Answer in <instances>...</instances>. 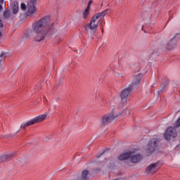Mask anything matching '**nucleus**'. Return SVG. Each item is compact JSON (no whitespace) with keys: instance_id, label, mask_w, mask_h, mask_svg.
<instances>
[{"instance_id":"23","label":"nucleus","mask_w":180,"mask_h":180,"mask_svg":"<svg viewBox=\"0 0 180 180\" xmlns=\"http://www.w3.org/2000/svg\"><path fill=\"white\" fill-rule=\"evenodd\" d=\"M2 4H4V0H0V12L4 11V7H2Z\"/></svg>"},{"instance_id":"28","label":"nucleus","mask_w":180,"mask_h":180,"mask_svg":"<svg viewBox=\"0 0 180 180\" xmlns=\"http://www.w3.org/2000/svg\"><path fill=\"white\" fill-rule=\"evenodd\" d=\"M5 52H1V55H0V57L1 58H3L4 57V56H5Z\"/></svg>"},{"instance_id":"13","label":"nucleus","mask_w":180,"mask_h":180,"mask_svg":"<svg viewBox=\"0 0 180 180\" xmlns=\"http://www.w3.org/2000/svg\"><path fill=\"white\" fill-rule=\"evenodd\" d=\"M16 155V152H12L7 155H3L0 157V162H6V161H9L11 158Z\"/></svg>"},{"instance_id":"17","label":"nucleus","mask_w":180,"mask_h":180,"mask_svg":"<svg viewBox=\"0 0 180 180\" xmlns=\"http://www.w3.org/2000/svg\"><path fill=\"white\" fill-rule=\"evenodd\" d=\"M3 18L5 20H9L12 18V13H11V10L8 8L4 12Z\"/></svg>"},{"instance_id":"29","label":"nucleus","mask_w":180,"mask_h":180,"mask_svg":"<svg viewBox=\"0 0 180 180\" xmlns=\"http://www.w3.org/2000/svg\"><path fill=\"white\" fill-rule=\"evenodd\" d=\"M0 27H4V23H0Z\"/></svg>"},{"instance_id":"26","label":"nucleus","mask_w":180,"mask_h":180,"mask_svg":"<svg viewBox=\"0 0 180 180\" xmlns=\"http://www.w3.org/2000/svg\"><path fill=\"white\" fill-rule=\"evenodd\" d=\"M93 2H94V1H93L92 0H90V1L88 2V4H87V5L91 6V5H92Z\"/></svg>"},{"instance_id":"7","label":"nucleus","mask_w":180,"mask_h":180,"mask_svg":"<svg viewBox=\"0 0 180 180\" xmlns=\"http://www.w3.org/2000/svg\"><path fill=\"white\" fill-rule=\"evenodd\" d=\"M160 140L158 138H153L149 141L147 145V152L148 154H153V153H155V150L158 148Z\"/></svg>"},{"instance_id":"6","label":"nucleus","mask_w":180,"mask_h":180,"mask_svg":"<svg viewBox=\"0 0 180 180\" xmlns=\"http://www.w3.org/2000/svg\"><path fill=\"white\" fill-rule=\"evenodd\" d=\"M120 116H122V113H120L115 116V112L112 111L110 114L105 115L103 117L101 127H103V126H106V124H109L110 122H113V120H116V119H119Z\"/></svg>"},{"instance_id":"20","label":"nucleus","mask_w":180,"mask_h":180,"mask_svg":"<svg viewBox=\"0 0 180 180\" xmlns=\"http://www.w3.org/2000/svg\"><path fill=\"white\" fill-rule=\"evenodd\" d=\"M20 8L22 9V11H26V9H27V6H26L25 3H22L20 4Z\"/></svg>"},{"instance_id":"27","label":"nucleus","mask_w":180,"mask_h":180,"mask_svg":"<svg viewBox=\"0 0 180 180\" xmlns=\"http://www.w3.org/2000/svg\"><path fill=\"white\" fill-rule=\"evenodd\" d=\"M5 139H11V137H12L11 135H6L5 136Z\"/></svg>"},{"instance_id":"32","label":"nucleus","mask_w":180,"mask_h":180,"mask_svg":"<svg viewBox=\"0 0 180 180\" xmlns=\"http://www.w3.org/2000/svg\"><path fill=\"white\" fill-rule=\"evenodd\" d=\"M54 108H55V110L57 109V106H54Z\"/></svg>"},{"instance_id":"1","label":"nucleus","mask_w":180,"mask_h":180,"mask_svg":"<svg viewBox=\"0 0 180 180\" xmlns=\"http://www.w3.org/2000/svg\"><path fill=\"white\" fill-rule=\"evenodd\" d=\"M32 29L33 30H27L24 37L25 39L34 37L35 41H42L44 40L46 34H54L56 32L51 23H34L32 24Z\"/></svg>"},{"instance_id":"2","label":"nucleus","mask_w":180,"mask_h":180,"mask_svg":"<svg viewBox=\"0 0 180 180\" xmlns=\"http://www.w3.org/2000/svg\"><path fill=\"white\" fill-rule=\"evenodd\" d=\"M142 78L143 75L141 73H138L134 76L132 83L120 92L122 105H124V103L127 102V98H129V96L135 88H140Z\"/></svg>"},{"instance_id":"30","label":"nucleus","mask_w":180,"mask_h":180,"mask_svg":"<svg viewBox=\"0 0 180 180\" xmlns=\"http://www.w3.org/2000/svg\"><path fill=\"white\" fill-rule=\"evenodd\" d=\"M1 37H2V32H0V39H1Z\"/></svg>"},{"instance_id":"21","label":"nucleus","mask_w":180,"mask_h":180,"mask_svg":"<svg viewBox=\"0 0 180 180\" xmlns=\"http://www.w3.org/2000/svg\"><path fill=\"white\" fill-rule=\"evenodd\" d=\"M174 127L177 129V127H180V117L176 120L174 123Z\"/></svg>"},{"instance_id":"15","label":"nucleus","mask_w":180,"mask_h":180,"mask_svg":"<svg viewBox=\"0 0 180 180\" xmlns=\"http://www.w3.org/2000/svg\"><path fill=\"white\" fill-rule=\"evenodd\" d=\"M11 9L13 15H18V12H19V4L18 1H15L11 4Z\"/></svg>"},{"instance_id":"3","label":"nucleus","mask_w":180,"mask_h":180,"mask_svg":"<svg viewBox=\"0 0 180 180\" xmlns=\"http://www.w3.org/2000/svg\"><path fill=\"white\" fill-rule=\"evenodd\" d=\"M37 2V0H30L27 4V12L25 14H22L20 15V19L22 22H23L24 19L26 18H32L33 15H37V10L36 9V6L34 4Z\"/></svg>"},{"instance_id":"22","label":"nucleus","mask_w":180,"mask_h":180,"mask_svg":"<svg viewBox=\"0 0 180 180\" xmlns=\"http://www.w3.org/2000/svg\"><path fill=\"white\" fill-rule=\"evenodd\" d=\"M151 54L152 56H154V54H155V56H158V49L155 48V49H153Z\"/></svg>"},{"instance_id":"16","label":"nucleus","mask_w":180,"mask_h":180,"mask_svg":"<svg viewBox=\"0 0 180 180\" xmlns=\"http://www.w3.org/2000/svg\"><path fill=\"white\" fill-rule=\"evenodd\" d=\"M51 22V16L46 15L41 18L39 20L35 22V23H50Z\"/></svg>"},{"instance_id":"31","label":"nucleus","mask_w":180,"mask_h":180,"mask_svg":"<svg viewBox=\"0 0 180 180\" xmlns=\"http://www.w3.org/2000/svg\"><path fill=\"white\" fill-rule=\"evenodd\" d=\"M101 32L102 33H103V28H101Z\"/></svg>"},{"instance_id":"18","label":"nucleus","mask_w":180,"mask_h":180,"mask_svg":"<svg viewBox=\"0 0 180 180\" xmlns=\"http://www.w3.org/2000/svg\"><path fill=\"white\" fill-rule=\"evenodd\" d=\"M142 30L145 32V33H148V30H151V27H150V24H144L142 26Z\"/></svg>"},{"instance_id":"33","label":"nucleus","mask_w":180,"mask_h":180,"mask_svg":"<svg viewBox=\"0 0 180 180\" xmlns=\"http://www.w3.org/2000/svg\"><path fill=\"white\" fill-rule=\"evenodd\" d=\"M1 22H2V20H0V23H1Z\"/></svg>"},{"instance_id":"25","label":"nucleus","mask_w":180,"mask_h":180,"mask_svg":"<svg viewBox=\"0 0 180 180\" xmlns=\"http://www.w3.org/2000/svg\"><path fill=\"white\" fill-rule=\"evenodd\" d=\"M90 10H91V6L87 5L85 11H88L89 12Z\"/></svg>"},{"instance_id":"11","label":"nucleus","mask_w":180,"mask_h":180,"mask_svg":"<svg viewBox=\"0 0 180 180\" xmlns=\"http://www.w3.org/2000/svg\"><path fill=\"white\" fill-rule=\"evenodd\" d=\"M110 12V9H105L101 13H96L91 18V21L90 22V23H95V22H96V20H99V19L100 20H101V22H103V17L106 16V15H108V13H109Z\"/></svg>"},{"instance_id":"10","label":"nucleus","mask_w":180,"mask_h":180,"mask_svg":"<svg viewBox=\"0 0 180 180\" xmlns=\"http://www.w3.org/2000/svg\"><path fill=\"white\" fill-rule=\"evenodd\" d=\"M99 24L95 23H88L84 26L85 31L90 36H94L95 33H96V30H98V26Z\"/></svg>"},{"instance_id":"19","label":"nucleus","mask_w":180,"mask_h":180,"mask_svg":"<svg viewBox=\"0 0 180 180\" xmlns=\"http://www.w3.org/2000/svg\"><path fill=\"white\" fill-rule=\"evenodd\" d=\"M83 19H87L88 16H89V11L85 10L84 12H83Z\"/></svg>"},{"instance_id":"8","label":"nucleus","mask_w":180,"mask_h":180,"mask_svg":"<svg viewBox=\"0 0 180 180\" xmlns=\"http://www.w3.org/2000/svg\"><path fill=\"white\" fill-rule=\"evenodd\" d=\"M179 41L180 34H176V35L173 37L167 43L166 46L167 50H174V49H176L178 44V41Z\"/></svg>"},{"instance_id":"14","label":"nucleus","mask_w":180,"mask_h":180,"mask_svg":"<svg viewBox=\"0 0 180 180\" xmlns=\"http://www.w3.org/2000/svg\"><path fill=\"white\" fill-rule=\"evenodd\" d=\"M158 167V162H155L153 164H150L146 170V174H148V172H151V171L153 172V174L155 172H157V167Z\"/></svg>"},{"instance_id":"12","label":"nucleus","mask_w":180,"mask_h":180,"mask_svg":"<svg viewBox=\"0 0 180 180\" xmlns=\"http://www.w3.org/2000/svg\"><path fill=\"white\" fill-rule=\"evenodd\" d=\"M162 86L161 89L158 91V95L160 96L162 92H165L167 91V86H168V84H169V80L167 77H163L161 80Z\"/></svg>"},{"instance_id":"4","label":"nucleus","mask_w":180,"mask_h":180,"mask_svg":"<svg viewBox=\"0 0 180 180\" xmlns=\"http://www.w3.org/2000/svg\"><path fill=\"white\" fill-rule=\"evenodd\" d=\"M131 155H133V152L131 151L127 152L125 153H121L118 156V160L120 161H124L125 160H129V158H131V162H132L133 164H136L139 161H141L143 158V156L141 155H135L132 157Z\"/></svg>"},{"instance_id":"9","label":"nucleus","mask_w":180,"mask_h":180,"mask_svg":"<svg viewBox=\"0 0 180 180\" xmlns=\"http://www.w3.org/2000/svg\"><path fill=\"white\" fill-rule=\"evenodd\" d=\"M176 136H178V134L176 133V129L174 127H169L164 134V137L167 141H169L171 137L175 139Z\"/></svg>"},{"instance_id":"24","label":"nucleus","mask_w":180,"mask_h":180,"mask_svg":"<svg viewBox=\"0 0 180 180\" xmlns=\"http://www.w3.org/2000/svg\"><path fill=\"white\" fill-rule=\"evenodd\" d=\"M105 153H106V150H103L101 153H100L99 155H96V158H99L101 157V155H103V154H105Z\"/></svg>"},{"instance_id":"5","label":"nucleus","mask_w":180,"mask_h":180,"mask_svg":"<svg viewBox=\"0 0 180 180\" xmlns=\"http://www.w3.org/2000/svg\"><path fill=\"white\" fill-rule=\"evenodd\" d=\"M46 117L47 115L46 114L39 115L29 120L27 122H23L20 126V129H27V127H29L30 126H33V124H36V123H39V122H43L44 120H46Z\"/></svg>"}]
</instances>
